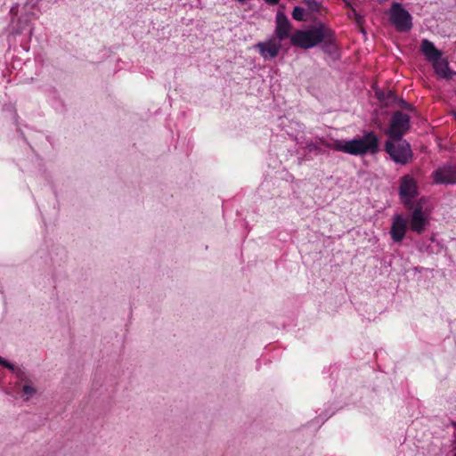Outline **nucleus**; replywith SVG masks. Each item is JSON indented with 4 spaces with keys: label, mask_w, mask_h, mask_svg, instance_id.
<instances>
[{
    "label": "nucleus",
    "mask_w": 456,
    "mask_h": 456,
    "mask_svg": "<svg viewBox=\"0 0 456 456\" xmlns=\"http://www.w3.org/2000/svg\"><path fill=\"white\" fill-rule=\"evenodd\" d=\"M332 150L341 151L352 156L375 155L380 151L379 139L373 131H366L362 137L340 142L328 145Z\"/></svg>",
    "instance_id": "f257e3e1"
},
{
    "label": "nucleus",
    "mask_w": 456,
    "mask_h": 456,
    "mask_svg": "<svg viewBox=\"0 0 456 456\" xmlns=\"http://www.w3.org/2000/svg\"><path fill=\"white\" fill-rule=\"evenodd\" d=\"M324 28V24L319 23L308 29L296 30L290 37V42L302 49H310L319 45L323 39Z\"/></svg>",
    "instance_id": "f03ea898"
},
{
    "label": "nucleus",
    "mask_w": 456,
    "mask_h": 456,
    "mask_svg": "<svg viewBox=\"0 0 456 456\" xmlns=\"http://www.w3.org/2000/svg\"><path fill=\"white\" fill-rule=\"evenodd\" d=\"M384 150L395 163L402 166L408 164L413 159L411 146L403 138H388L385 142Z\"/></svg>",
    "instance_id": "7ed1b4c3"
},
{
    "label": "nucleus",
    "mask_w": 456,
    "mask_h": 456,
    "mask_svg": "<svg viewBox=\"0 0 456 456\" xmlns=\"http://www.w3.org/2000/svg\"><path fill=\"white\" fill-rule=\"evenodd\" d=\"M411 128V118L409 115L396 110L389 120V126L385 134L390 139H402Z\"/></svg>",
    "instance_id": "20e7f679"
},
{
    "label": "nucleus",
    "mask_w": 456,
    "mask_h": 456,
    "mask_svg": "<svg viewBox=\"0 0 456 456\" xmlns=\"http://www.w3.org/2000/svg\"><path fill=\"white\" fill-rule=\"evenodd\" d=\"M389 20L400 32L409 31L412 28L411 13L398 2H394L391 5Z\"/></svg>",
    "instance_id": "39448f33"
},
{
    "label": "nucleus",
    "mask_w": 456,
    "mask_h": 456,
    "mask_svg": "<svg viewBox=\"0 0 456 456\" xmlns=\"http://www.w3.org/2000/svg\"><path fill=\"white\" fill-rule=\"evenodd\" d=\"M418 195L417 183L413 177L409 175H403L400 180L399 196L402 202L411 208V201Z\"/></svg>",
    "instance_id": "423d86ee"
},
{
    "label": "nucleus",
    "mask_w": 456,
    "mask_h": 456,
    "mask_svg": "<svg viewBox=\"0 0 456 456\" xmlns=\"http://www.w3.org/2000/svg\"><path fill=\"white\" fill-rule=\"evenodd\" d=\"M432 178L436 184H456V166L451 162L443 164L432 173Z\"/></svg>",
    "instance_id": "0eeeda50"
},
{
    "label": "nucleus",
    "mask_w": 456,
    "mask_h": 456,
    "mask_svg": "<svg viewBox=\"0 0 456 456\" xmlns=\"http://www.w3.org/2000/svg\"><path fill=\"white\" fill-rule=\"evenodd\" d=\"M407 231V220L401 215H395L392 218L390 229L391 239L394 242H401Z\"/></svg>",
    "instance_id": "6e6552de"
},
{
    "label": "nucleus",
    "mask_w": 456,
    "mask_h": 456,
    "mask_svg": "<svg viewBox=\"0 0 456 456\" xmlns=\"http://www.w3.org/2000/svg\"><path fill=\"white\" fill-rule=\"evenodd\" d=\"M428 224V220L426 217L422 207L417 206L411 213L410 219L411 230L416 233H422L426 226Z\"/></svg>",
    "instance_id": "1a4fd4ad"
},
{
    "label": "nucleus",
    "mask_w": 456,
    "mask_h": 456,
    "mask_svg": "<svg viewBox=\"0 0 456 456\" xmlns=\"http://www.w3.org/2000/svg\"><path fill=\"white\" fill-rule=\"evenodd\" d=\"M275 22V35L279 41L281 42L289 37L291 24L288 17L281 12H277Z\"/></svg>",
    "instance_id": "9d476101"
},
{
    "label": "nucleus",
    "mask_w": 456,
    "mask_h": 456,
    "mask_svg": "<svg viewBox=\"0 0 456 456\" xmlns=\"http://www.w3.org/2000/svg\"><path fill=\"white\" fill-rule=\"evenodd\" d=\"M256 48L264 60H272L279 54L281 44L272 41L259 42L256 45Z\"/></svg>",
    "instance_id": "9b49d317"
},
{
    "label": "nucleus",
    "mask_w": 456,
    "mask_h": 456,
    "mask_svg": "<svg viewBox=\"0 0 456 456\" xmlns=\"http://www.w3.org/2000/svg\"><path fill=\"white\" fill-rule=\"evenodd\" d=\"M420 51L428 62H435L443 56V53L437 49L434 43L427 38L422 39Z\"/></svg>",
    "instance_id": "f8f14e48"
},
{
    "label": "nucleus",
    "mask_w": 456,
    "mask_h": 456,
    "mask_svg": "<svg viewBox=\"0 0 456 456\" xmlns=\"http://www.w3.org/2000/svg\"><path fill=\"white\" fill-rule=\"evenodd\" d=\"M323 35V39L320 43L322 44V49L324 53L331 55L337 50L335 33L331 28L325 26Z\"/></svg>",
    "instance_id": "ddd939ff"
},
{
    "label": "nucleus",
    "mask_w": 456,
    "mask_h": 456,
    "mask_svg": "<svg viewBox=\"0 0 456 456\" xmlns=\"http://www.w3.org/2000/svg\"><path fill=\"white\" fill-rule=\"evenodd\" d=\"M435 73L443 79L452 78L454 73L451 70L448 61L442 57L436 60L435 62H431Z\"/></svg>",
    "instance_id": "4468645a"
},
{
    "label": "nucleus",
    "mask_w": 456,
    "mask_h": 456,
    "mask_svg": "<svg viewBox=\"0 0 456 456\" xmlns=\"http://www.w3.org/2000/svg\"><path fill=\"white\" fill-rule=\"evenodd\" d=\"M305 148L309 152H314L315 154L322 153V150L313 141H307Z\"/></svg>",
    "instance_id": "2eb2a0df"
},
{
    "label": "nucleus",
    "mask_w": 456,
    "mask_h": 456,
    "mask_svg": "<svg viewBox=\"0 0 456 456\" xmlns=\"http://www.w3.org/2000/svg\"><path fill=\"white\" fill-rule=\"evenodd\" d=\"M305 10L302 7L295 6L292 11V18L296 20H304Z\"/></svg>",
    "instance_id": "dca6fc26"
},
{
    "label": "nucleus",
    "mask_w": 456,
    "mask_h": 456,
    "mask_svg": "<svg viewBox=\"0 0 456 456\" xmlns=\"http://www.w3.org/2000/svg\"><path fill=\"white\" fill-rule=\"evenodd\" d=\"M398 96L392 91L387 92L386 104L385 106L390 107L396 103Z\"/></svg>",
    "instance_id": "f3484780"
},
{
    "label": "nucleus",
    "mask_w": 456,
    "mask_h": 456,
    "mask_svg": "<svg viewBox=\"0 0 456 456\" xmlns=\"http://www.w3.org/2000/svg\"><path fill=\"white\" fill-rule=\"evenodd\" d=\"M308 9L312 12H318L320 10V4L315 0H305Z\"/></svg>",
    "instance_id": "a211bd4d"
},
{
    "label": "nucleus",
    "mask_w": 456,
    "mask_h": 456,
    "mask_svg": "<svg viewBox=\"0 0 456 456\" xmlns=\"http://www.w3.org/2000/svg\"><path fill=\"white\" fill-rule=\"evenodd\" d=\"M395 104H398L399 107H401L402 109H404V110H407L410 111H412L414 110V108L410 103H408L406 101H404L403 98H400V97H398V100L396 101Z\"/></svg>",
    "instance_id": "6ab92c4d"
},
{
    "label": "nucleus",
    "mask_w": 456,
    "mask_h": 456,
    "mask_svg": "<svg viewBox=\"0 0 456 456\" xmlns=\"http://www.w3.org/2000/svg\"><path fill=\"white\" fill-rule=\"evenodd\" d=\"M2 366L7 368L8 370H10L13 372H16L18 375H20V373L21 372V370L20 369H16V367L12 363L9 362L6 360H4Z\"/></svg>",
    "instance_id": "aec40b11"
},
{
    "label": "nucleus",
    "mask_w": 456,
    "mask_h": 456,
    "mask_svg": "<svg viewBox=\"0 0 456 456\" xmlns=\"http://www.w3.org/2000/svg\"><path fill=\"white\" fill-rule=\"evenodd\" d=\"M376 96L378 98V100L383 104L385 105L386 104V98H387V92H383V91H377L376 92Z\"/></svg>",
    "instance_id": "412c9836"
},
{
    "label": "nucleus",
    "mask_w": 456,
    "mask_h": 456,
    "mask_svg": "<svg viewBox=\"0 0 456 456\" xmlns=\"http://www.w3.org/2000/svg\"><path fill=\"white\" fill-rule=\"evenodd\" d=\"M23 392L25 395L32 396L36 393V389L32 386L25 385L23 387Z\"/></svg>",
    "instance_id": "4be33fe9"
},
{
    "label": "nucleus",
    "mask_w": 456,
    "mask_h": 456,
    "mask_svg": "<svg viewBox=\"0 0 456 456\" xmlns=\"http://www.w3.org/2000/svg\"><path fill=\"white\" fill-rule=\"evenodd\" d=\"M352 12L355 17L356 21L360 23L362 20V17L359 13H357V12L354 9H352Z\"/></svg>",
    "instance_id": "5701e85b"
},
{
    "label": "nucleus",
    "mask_w": 456,
    "mask_h": 456,
    "mask_svg": "<svg viewBox=\"0 0 456 456\" xmlns=\"http://www.w3.org/2000/svg\"><path fill=\"white\" fill-rule=\"evenodd\" d=\"M264 1L271 5H276L280 2V0H264Z\"/></svg>",
    "instance_id": "b1692460"
},
{
    "label": "nucleus",
    "mask_w": 456,
    "mask_h": 456,
    "mask_svg": "<svg viewBox=\"0 0 456 456\" xmlns=\"http://www.w3.org/2000/svg\"><path fill=\"white\" fill-rule=\"evenodd\" d=\"M4 362V360L0 356V365H2Z\"/></svg>",
    "instance_id": "393cba45"
},
{
    "label": "nucleus",
    "mask_w": 456,
    "mask_h": 456,
    "mask_svg": "<svg viewBox=\"0 0 456 456\" xmlns=\"http://www.w3.org/2000/svg\"><path fill=\"white\" fill-rule=\"evenodd\" d=\"M344 3H346V4L348 5V2H346V0H343Z\"/></svg>",
    "instance_id": "a878e982"
},
{
    "label": "nucleus",
    "mask_w": 456,
    "mask_h": 456,
    "mask_svg": "<svg viewBox=\"0 0 456 456\" xmlns=\"http://www.w3.org/2000/svg\"><path fill=\"white\" fill-rule=\"evenodd\" d=\"M344 3H346V4L348 5V2H346V0H343Z\"/></svg>",
    "instance_id": "bb28decb"
},
{
    "label": "nucleus",
    "mask_w": 456,
    "mask_h": 456,
    "mask_svg": "<svg viewBox=\"0 0 456 456\" xmlns=\"http://www.w3.org/2000/svg\"><path fill=\"white\" fill-rule=\"evenodd\" d=\"M344 3H346V4L348 5V2H346V0H343Z\"/></svg>",
    "instance_id": "cd10ccee"
},
{
    "label": "nucleus",
    "mask_w": 456,
    "mask_h": 456,
    "mask_svg": "<svg viewBox=\"0 0 456 456\" xmlns=\"http://www.w3.org/2000/svg\"><path fill=\"white\" fill-rule=\"evenodd\" d=\"M16 33L20 34V33H21V30H17Z\"/></svg>",
    "instance_id": "c85d7f7f"
},
{
    "label": "nucleus",
    "mask_w": 456,
    "mask_h": 456,
    "mask_svg": "<svg viewBox=\"0 0 456 456\" xmlns=\"http://www.w3.org/2000/svg\"><path fill=\"white\" fill-rule=\"evenodd\" d=\"M454 118H455V119H456V113H454Z\"/></svg>",
    "instance_id": "c756f323"
},
{
    "label": "nucleus",
    "mask_w": 456,
    "mask_h": 456,
    "mask_svg": "<svg viewBox=\"0 0 456 456\" xmlns=\"http://www.w3.org/2000/svg\"><path fill=\"white\" fill-rule=\"evenodd\" d=\"M453 456H456V452L453 454Z\"/></svg>",
    "instance_id": "7c9ffc66"
}]
</instances>
